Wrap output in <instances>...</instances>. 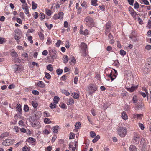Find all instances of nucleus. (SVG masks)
Returning <instances> with one entry per match:
<instances>
[{"instance_id": "18", "label": "nucleus", "mask_w": 151, "mask_h": 151, "mask_svg": "<svg viewBox=\"0 0 151 151\" xmlns=\"http://www.w3.org/2000/svg\"><path fill=\"white\" fill-rule=\"evenodd\" d=\"M137 86H133L129 88H128V91L131 92H132L134 91H135L136 89H137Z\"/></svg>"}, {"instance_id": "37", "label": "nucleus", "mask_w": 151, "mask_h": 151, "mask_svg": "<svg viewBox=\"0 0 151 151\" xmlns=\"http://www.w3.org/2000/svg\"><path fill=\"white\" fill-rule=\"evenodd\" d=\"M63 72V70L62 69H58L57 70L56 73L58 75H61Z\"/></svg>"}, {"instance_id": "53", "label": "nucleus", "mask_w": 151, "mask_h": 151, "mask_svg": "<svg viewBox=\"0 0 151 151\" xmlns=\"http://www.w3.org/2000/svg\"><path fill=\"white\" fill-rule=\"evenodd\" d=\"M138 125L141 130H143L144 129L145 127L143 124L139 123L138 124Z\"/></svg>"}, {"instance_id": "12", "label": "nucleus", "mask_w": 151, "mask_h": 151, "mask_svg": "<svg viewBox=\"0 0 151 151\" xmlns=\"http://www.w3.org/2000/svg\"><path fill=\"white\" fill-rule=\"evenodd\" d=\"M17 109L19 113V116H20L22 114L21 106L19 104H17Z\"/></svg>"}, {"instance_id": "35", "label": "nucleus", "mask_w": 151, "mask_h": 151, "mask_svg": "<svg viewBox=\"0 0 151 151\" xmlns=\"http://www.w3.org/2000/svg\"><path fill=\"white\" fill-rule=\"evenodd\" d=\"M29 107L27 105H24V110L25 112H27L29 110Z\"/></svg>"}, {"instance_id": "15", "label": "nucleus", "mask_w": 151, "mask_h": 151, "mask_svg": "<svg viewBox=\"0 0 151 151\" xmlns=\"http://www.w3.org/2000/svg\"><path fill=\"white\" fill-rule=\"evenodd\" d=\"M38 87L41 88H43L45 86V85L43 82L42 81H39L37 83Z\"/></svg>"}, {"instance_id": "43", "label": "nucleus", "mask_w": 151, "mask_h": 151, "mask_svg": "<svg viewBox=\"0 0 151 151\" xmlns=\"http://www.w3.org/2000/svg\"><path fill=\"white\" fill-rule=\"evenodd\" d=\"M120 53L121 55L124 56L126 54V52L124 50L121 49L120 50Z\"/></svg>"}, {"instance_id": "54", "label": "nucleus", "mask_w": 151, "mask_h": 151, "mask_svg": "<svg viewBox=\"0 0 151 151\" xmlns=\"http://www.w3.org/2000/svg\"><path fill=\"white\" fill-rule=\"evenodd\" d=\"M32 38V36H29L28 37V40L30 42V43L31 44L33 43Z\"/></svg>"}, {"instance_id": "6", "label": "nucleus", "mask_w": 151, "mask_h": 151, "mask_svg": "<svg viewBox=\"0 0 151 151\" xmlns=\"http://www.w3.org/2000/svg\"><path fill=\"white\" fill-rule=\"evenodd\" d=\"M14 141V139H7L4 141L2 143V144L4 146H9L12 144Z\"/></svg>"}, {"instance_id": "33", "label": "nucleus", "mask_w": 151, "mask_h": 151, "mask_svg": "<svg viewBox=\"0 0 151 151\" xmlns=\"http://www.w3.org/2000/svg\"><path fill=\"white\" fill-rule=\"evenodd\" d=\"M49 55H51L52 53L53 54H56V51L54 49H52L50 50L49 52Z\"/></svg>"}, {"instance_id": "21", "label": "nucleus", "mask_w": 151, "mask_h": 151, "mask_svg": "<svg viewBox=\"0 0 151 151\" xmlns=\"http://www.w3.org/2000/svg\"><path fill=\"white\" fill-rule=\"evenodd\" d=\"M64 60H63V62L65 63H66L68 61V57L66 55H64L63 56Z\"/></svg>"}, {"instance_id": "42", "label": "nucleus", "mask_w": 151, "mask_h": 151, "mask_svg": "<svg viewBox=\"0 0 151 151\" xmlns=\"http://www.w3.org/2000/svg\"><path fill=\"white\" fill-rule=\"evenodd\" d=\"M62 91L63 93L65 94L67 96H69L70 95L69 93L67 91L63 89L62 90Z\"/></svg>"}, {"instance_id": "26", "label": "nucleus", "mask_w": 151, "mask_h": 151, "mask_svg": "<svg viewBox=\"0 0 151 151\" xmlns=\"http://www.w3.org/2000/svg\"><path fill=\"white\" fill-rule=\"evenodd\" d=\"M28 142L30 143H33L35 142V140L32 137H29L28 139Z\"/></svg>"}, {"instance_id": "1", "label": "nucleus", "mask_w": 151, "mask_h": 151, "mask_svg": "<svg viewBox=\"0 0 151 151\" xmlns=\"http://www.w3.org/2000/svg\"><path fill=\"white\" fill-rule=\"evenodd\" d=\"M118 134L121 137H124L127 133L126 128L124 127H119L117 130Z\"/></svg>"}, {"instance_id": "32", "label": "nucleus", "mask_w": 151, "mask_h": 151, "mask_svg": "<svg viewBox=\"0 0 151 151\" xmlns=\"http://www.w3.org/2000/svg\"><path fill=\"white\" fill-rule=\"evenodd\" d=\"M72 94L73 95V96L74 98L76 99H78L79 95L78 93H73Z\"/></svg>"}, {"instance_id": "16", "label": "nucleus", "mask_w": 151, "mask_h": 151, "mask_svg": "<svg viewBox=\"0 0 151 151\" xmlns=\"http://www.w3.org/2000/svg\"><path fill=\"white\" fill-rule=\"evenodd\" d=\"M80 33L81 34L83 35H87L88 33V31L87 29H85L84 31L81 30V28L80 31Z\"/></svg>"}, {"instance_id": "24", "label": "nucleus", "mask_w": 151, "mask_h": 151, "mask_svg": "<svg viewBox=\"0 0 151 151\" xmlns=\"http://www.w3.org/2000/svg\"><path fill=\"white\" fill-rule=\"evenodd\" d=\"M59 128L58 126H55L53 128V132L55 133H57L58 131V129Z\"/></svg>"}, {"instance_id": "13", "label": "nucleus", "mask_w": 151, "mask_h": 151, "mask_svg": "<svg viewBox=\"0 0 151 151\" xmlns=\"http://www.w3.org/2000/svg\"><path fill=\"white\" fill-rule=\"evenodd\" d=\"M129 151H137L136 147L133 145H130L129 149Z\"/></svg>"}, {"instance_id": "46", "label": "nucleus", "mask_w": 151, "mask_h": 151, "mask_svg": "<svg viewBox=\"0 0 151 151\" xmlns=\"http://www.w3.org/2000/svg\"><path fill=\"white\" fill-rule=\"evenodd\" d=\"M90 136L91 137L94 138L96 136V134L94 131H91L90 132Z\"/></svg>"}, {"instance_id": "7", "label": "nucleus", "mask_w": 151, "mask_h": 151, "mask_svg": "<svg viewBox=\"0 0 151 151\" xmlns=\"http://www.w3.org/2000/svg\"><path fill=\"white\" fill-rule=\"evenodd\" d=\"M137 104L135 107L136 110H142L144 109V104L142 102H138Z\"/></svg>"}, {"instance_id": "23", "label": "nucleus", "mask_w": 151, "mask_h": 151, "mask_svg": "<svg viewBox=\"0 0 151 151\" xmlns=\"http://www.w3.org/2000/svg\"><path fill=\"white\" fill-rule=\"evenodd\" d=\"M59 99L60 98L58 97L57 96H55L53 99L54 103H55V104L58 103Z\"/></svg>"}, {"instance_id": "56", "label": "nucleus", "mask_w": 151, "mask_h": 151, "mask_svg": "<svg viewBox=\"0 0 151 151\" xmlns=\"http://www.w3.org/2000/svg\"><path fill=\"white\" fill-rule=\"evenodd\" d=\"M66 76L65 75H63L60 78V80L63 81H65L66 80Z\"/></svg>"}, {"instance_id": "17", "label": "nucleus", "mask_w": 151, "mask_h": 151, "mask_svg": "<svg viewBox=\"0 0 151 151\" xmlns=\"http://www.w3.org/2000/svg\"><path fill=\"white\" fill-rule=\"evenodd\" d=\"M121 117L124 120H126L128 119V116L125 112H123L122 114Z\"/></svg>"}, {"instance_id": "55", "label": "nucleus", "mask_w": 151, "mask_h": 151, "mask_svg": "<svg viewBox=\"0 0 151 151\" xmlns=\"http://www.w3.org/2000/svg\"><path fill=\"white\" fill-rule=\"evenodd\" d=\"M32 93L33 94L36 95H38L39 94V93L38 91L35 90H33L32 91Z\"/></svg>"}, {"instance_id": "27", "label": "nucleus", "mask_w": 151, "mask_h": 151, "mask_svg": "<svg viewBox=\"0 0 151 151\" xmlns=\"http://www.w3.org/2000/svg\"><path fill=\"white\" fill-rule=\"evenodd\" d=\"M39 35L40 38L42 40H43L44 39V35L41 32H39L38 33Z\"/></svg>"}, {"instance_id": "48", "label": "nucleus", "mask_w": 151, "mask_h": 151, "mask_svg": "<svg viewBox=\"0 0 151 151\" xmlns=\"http://www.w3.org/2000/svg\"><path fill=\"white\" fill-rule=\"evenodd\" d=\"M32 105L34 108H36L37 107V104L35 101H32Z\"/></svg>"}, {"instance_id": "52", "label": "nucleus", "mask_w": 151, "mask_h": 151, "mask_svg": "<svg viewBox=\"0 0 151 151\" xmlns=\"http://www.w3.org/2000/svg\"><path fill=\"white\" fill-rule=\"evenodd\" d=\"M75 137V134L74 133H70V136H69V139H72L73 138Z\"/></svg>"}, {"instance_id": "22", "label": "nucleus", "mask_w": 151, "mask_h": 151, "mask_svg": "<svg viewBox=\"0 0 151 151\" xmlns=\"http://www.w3.org/2000/svg\"><path fill=\"white\" fill-rule=\"evenodd\" d=\"M47 69L50 71H52L53 70V68L51 64H49L47 67Z\"/></svg>"}, {"instance_id": "2", "label": "nucleus", "mask_w": 151, "mask_h": 151, "mask_svg": "<svg viewBox=\"0 0 151 151\" xmlns=\"http://www.w3.org/2000/svg\"><path fill=\"white\" fill-rule=\"evenodd\" d=\"M22 32L19 29H17L14 31V37L17 42H19V39L22 37Z\"/></svg>"}, {"instance_id": "40", "label": "nucleus", "mask_w": 151, "mask_h": 151, "mask_svg": "<svg viewBox=\"0 0 151 151\" xmlns=\"http://www.w3.org/2000/svg\"><path fill=\"white\" fill-rule=\"evenodd\" d=\"M58 14V17H59V18L60 19H62L63 18V16L64 13L62 12H59Z\"/></svg>"}, {"instance_id": "20", "label": "nucleus", "mask_w": 151, "mask_h": 151, "mask_svg": "<svg viewBox=\"0 0 151 151\" xmlns=\"http://www.w3.org/2000/svg\"><path fill=\"white\" fill-rule=\"evenodd\" d=\"M76 60L75 57L73 56L72 57V60L70 62V64L73 65H74L76 63Z\"/></svg>"}, {"instance_id": "36", "label": "nucleus", "mask_w": 151, "mask_h": 151, "mask_svg": "<svg viewBox=\"0 0 151 151\" xmlns=\"http://www.w3.org/2000/svg\"><path fill=\"white\" fill-rule=\"evenodd\" d=\"M92 5L94 6H96L98 5L97 4V0H91Z\"/></svg>"}, {"instance_id": "34", "label": "nucleus", "mask_w": 151, "mask_h": 151, "mask_svg": "<svg viewBox=\"0 0 151 151\" xmlns=\"http://www.w3.org/2000/svg\"><path fill=\"white\" fill-rule=\"evenodd\" d=\"M81 123L80 122H78L75 124V126L76 129H78L81 127Z\"/></svg>"}, {"instance_id": "41", "label": "nucleus", "mask_w": 151, "mask_h": 151, "mask_svg": "<svg viewBox=\"0 0 151 151\" xmlns=\"http://www.w3.org/2000/svg\"><path fill=\"white\" fill-rule=\"evenodd\" d=\"M44 122L45 123L49 124L51 122V121L50 120V119L48 118H45L44 120Z\"/></svg>"}, {"instance_id": "14", "label": "nucleus", "mask_w": 151, "mask_h": 151, "mask_svg": "<svg viewBox=\"0 0 151 151\" xmlns=\"http://www.w3.org/2000/svg\"><path fill=\"white\" fill-rule=\"evenodd\" d=\"M9 135V134L8 132H5L2 133L0 136V140L2 138L8 137Z\"/></svg>"}, {"instance_id": "63", "label": "nucleus", "mask_w": 151, "mask_h": 151, "mask_svg": "<svg viewBox=\"0 0 151 151\" xmlns=\"http://www.w3.org/2000/svg\"><path fill=\"white\" fill-rule=\"evenodd\" d=\"M131 6H133L134 0H127Z\"/></svg>"}, {"instance_id": "3", "label": "nucleus", "mask_w": 151, "mask_h": 151, "mask_svg": "<svg viewBox=\"0 0 151 151\" xmlns=\"http://www.w3.org/2000/svg\"><path fill=\"white\" fill-rule=\"evenodd\" d=\"M86 25L89 27H93L94 25V22L91 17H87L84 20Z\"/></svg>"}, {"instance_id": "57", "label": "nucleus", "mask_w": 151, "mask_h": 151, "mask_svg": "<svg viewBox=\"0 0 151 151\" xmlns=\"http://www.w3.org/2000/svg\"><path fill=\"white\" fill-rule=\"evenodd\" d=\"M134 8L136 9L139 8V5L137 2H136L134 4Z\"/></svg>"}, {"instance_id": "8", "label": "nucleus", "mask_w": 151, "mask_h": 151, "mask_svg": "<svg viewBox=\"0 0 151 151\" xmlns=\"http://www.w3.org/2000/svg\"><path fill=\"white\" fill-rule=\"evenodd\" d=\"M140 143V145L142 146V148L145 149L146 147H147V143L144 138H142Z\"/></svg>"}, {"instance_id": "50", "label": "nucleus", "mask_w": 151, "mask_h": 151, "mask_svg": "<svg viewBox=\"0 0 151 151\" xmlns=\"http://www.w3.org/2000/svg\"><path fill=\"white\" fill-rule=\"evenodd\" d=\"M45 76L46 78L48 79H50L51 78V76L48 73L46 72L45 73Z\"/></svg>"}, {"instance_id": "28", "label": "nucleus", "mask_w": 151, "mask_h": 151, "mask_svg": "<svg viewBox=\"0 0 151 151\" xmlns=\"http://www.w3.org/2000/svg\"><path fill=\"white\" fill-rule=\"evenodd\" d=\"M100 138V137L99 135H97L96 137L92 140L93 143L96 142Z\"/></svg>"}, {"instance_id": "25", "label": "nucleus", "mask_w": 151, "mask_h": 151, "mask_svg": "<svg viewBox=\"0 0 151 151\" xmlns=\"http://www.w3.org/2000/svg\"><path fill=\"white\" fill-rule=\"evenodd\" d=\"M143 116V114H134L133 115V117L135 118L137 117V119H141V116Z\"/></svg>"}, {"instance_id": "47", "label": "nucleus", "mask_w": 151, "mask_h": 151, "mask_svg": "<svg viewBox=\"0 0 151 151\" xmlns=\"http://www.w3.org/2000/svg\"><path fill=\"white\" fill-rule=\"evenodd\" d=\"M68 101H68L69 104H68V105L72 104H73L74 103V100L72 98H70L69 99Z\"/></svg>"}, {"instance_id": "30", "label": "nucleus", "mask_w": 151, "mask_h": 151, "mask_svg": "<svg viewBox=\"0 0 151 151\" xmlns=\"http://www.w3.org/2000/svg\"><path fill=\"white\" fill-rule=\"evenodd\" d=\"M56 104L54 102L51 103L50 105V107L52 109L56 108Z\"/></svg>"}, {"instance_id": "9", "label": "nucleus", "mask_w": 151, "mask_h": 151, "mask_svg": "<svg viewBox=\"0 0 151 151\" xmlns=\"http://www.w3.org/2000/svg\"><path fill=\"white\" fill-rule=\"evenodd\" d=\"M22 9L25 11V13L26 14H28L29 13L28 7L27 4H23L22 5Z\"/></svg>"}, {"instance_id": "62", "label": "nucleus", "mask_w": 151, "mask_h": 151, "mask_svg": "<svg viewBox=\"0 0 151 151\" xmlns=\"http://www.w3.org/2000/svg\"><path fill=\"white\" fill-rule=\"evenodd\" d=\"M44 114V116L45 117H50V114L49 113L47 112L46 111H45L43 113Z\"/></svg>"}, {"instance_id": "44", "label": "nucleus", "mask_w": 151, "mask_h": 151, "mask_svg": "<svg viewBox=\"0 0 151 151\" xmlns=\"http://www.w3.org/2000/svg\"><path fill=\"white\" fill-rule=\"evenodd\" d=\"M14 61L15 63H20L21 62V59L15 57L14 59Z\"/></svg>"}, {"instance_id": "4", "label": "nucleus", "mask_w": 151, "mask_h": 151, "mask_svg": "<svg viewBox=\"0 0 151 151\" xmlns=\"http://www.w3.org/2000/svg\"><path fill=\"white\" fill-rule=\"evenodd\" d=\"M98 87L94 84H91L88 87V91L89 95L92 96L93 93L97 90Z\"/></svg>"}, {"instance_id": "61", "label": "nucleus", "mask_w": 151, "mask_h": 151, "mask_svg": "<svg viewBox=\"0 0 151 151\" xmlns=\"http://www.w3.org/2000/svg\"><path fill=\"white\" fill-rule=\"evenodd\" d=\"M138 20L139 24L142 25L143 24V21L140 17H138Z\"/></svg>"}, {"instance_id": "58", "label": "nucleus", "mask_w": 151, "mask_h": 151, "mask_svg": "<svg viewBox=\"0 0 151 151\" xmlns=\"http://www.w3.org/2000/svg\"><path fill=\"white\" fill-rule=\"evenodd\" d=\"M5 39L0 37V44H3L5 42Z\"/></svg>"}, {"instance_id": "39", "label": "nucleus", "mask_w": 151, "mask_h": 151, "mask_svg": "<svg viewBox=\"0 0 151 151\" xmlns=\"http://www.w3.org/2000/svg\"><path fill=\"white\" fill-rule=\"evenodd\" d=\"M59 106L62 108L63 109H67V107L65 104L63 103H61L59 105Z\"/></svg>"}, {"instance_id": "10", "label": "nucleus", "mask_w": 151, "mask_h": 151, "mask_svg": "<svg viewBox=\"0 0 151 151\" xmlns=\"http://www.w3.org/2000/svg\"><path fill=\"white\" fill-rule=\"evenodd\" d=\"M87 45L84 42H82L80 45V47L82 51L86 50Z\"/></svg>"}, {"instance_id": "5", "label": "nucleus", "mask_w": 151, "mask_h": 151, "mask_svg": "<svg viewBox=\"0 0 151 151\" xmlns=\"http://www.w3.org/2000/svg\"><path fill=\"white\" fill-rule=\"evenodd\" d=\"M140 136L139 134H135L132 139L133 143L134 145L138 144L140 141Z\"/></svg>"}, {"instance_id": "64", "label": "nucleus", "mask_w": 151, "mask_h": 151, "mask_svg": "<svg viewBox=\"0 0 151 151\" xmlns=\"http://www.w3.org/2000/svg\"><path fill=\"white\" fill-rule=\"evenodd\" d=\"M58 16V14H55L53 16V18L55 20L59 19L60 18Z\"/></svg>"}, {"instance_id": "38", "label": "nucleus", "mask_w": 151, "mask_h": 151, "mask_svg": "<svg viewBox=\"0 0 151 151\" xmlns=\"http://www.w3.org/2000/svg\"><path fill=\"white\" fill-rule=\"evenodd\" d=\"M32 8L33 9H35L37 7V4L35 3L34 1L32 2Z\"/></svg>"}, {"instance_id": "60", "label": "nucleus", "mask_w": 151, "mask_h": 151, "mask_svg": "<svg viewBox=\"0 0 151 151\" xmlns=\"http://www.w3.org/2000/svg\"><path fill=\"white\" fill-rule=\"evenodd\" d=\"M16 21L19 23L20 24H22V20L20 18H16Z\"/></svg>"}, {"instance_id": "59", "label": "nucleus", "mask_w": 151, "mask_h": 151, "mask_svg": "<svg viewBox=\"0 0 151 151\" xmlns=\"http://www.w3.org/2000/svg\"><path fill=\"white\" fill-rule=\"evenodd\" d=\"M141 1L146 5L149 4V3L147 0H141Z\"/></svg>"}, {"instance_id": "31", "label": "nucleus", "mask_w": 151, "mask_h": 151, "mask_svg": "<svg viewBox=\"0 0 151 151\" xmlns=\"http://www.w3.org/2000/svg\"><path fill=\"white\" fill-rule=\"evenodd\" d=\"M46 27L49 29H50L52 28L53 27V25L52 24H50L49 25L47 23L45 24Z\"/></svg>"}, {"instance_id": "29", "label": "nucleus", "mask_w": 151, "mask_h": 151, "mask_svg": "<svg viewBox=\"0 0 151 151\" xmlns=\"http://www.w3.org/2000/svg\"><path fill=\"white\" fill-rule=\"evenodd\" d=\"M10 55L12 57L15 58L18 56V54L15 51H13L11 52Z\"/></svg>"}, {"instance_id": "45", "label": "nucleus", "mask_w": 151, "mask_h": 151, "mask_svg": "<svg viewBox=\"0 0 151 151\" xmlns=\"http://www.w3.org/2000/svg\"><path fill=\"white\" fill-rule=\"evenodd\" d=\"M40 18L41 20H42L45 18V15L42 13H40Z\"/></svg>"}, {"instance_id": "19", "label": "nucleus", "mask_w": 151, "mask_h": 151, "mask_svg": "<svg viewBox=\"0 0 151 151\" xmlns=\"http://www.w3.org/2000/svg\"><path fill=\"white\" fill-rule=\"evenodd\" d=\"M132 102L134 104H136L137 103L138 99L137 96L136 95H134L132 98Z\"/></svg>"}, {"instance_id": "49", "label": "nucleus", "mask_w": 151, "mask_h": 151, "mask_svg": "<svg viewBox=\"0 0 151 151\" xmlns=\"http://www.w3.org/2000/svg\"><path fill=\"white\" fill-rule=\"evenodd\" d=\"M46 14L48 16H50L51 14V12L50 10L45 9Z\"/></svg>"}, {"instance_id": "51", "label": "nucleus", "mask_w": 151, "mask_h": 151, "mask_svg": "<svg viewBox=\"0 0 151 151\" xmlns=\"http://www.w3.org/2000/svg\"><path fill=\"white\" fill-rule=\"evenodd\" d=\"M23 151H30V149L27 146H25L23 147Z\"/></svg>"}, {"instance_id": "11", "label": "nucleus", "mask_w": 151, "mask_h": 151, "mask_svg": "<svg viewBox=\"0 0 151 151\" xmlns=\"http://www.w3.org/2000/svg\"><path fill=\"white\" fill-rule=\"evenodd\" d=\"M111 21H109L106 24V31L108 32L111 28Z\"/></svg>"}]
</instances>
